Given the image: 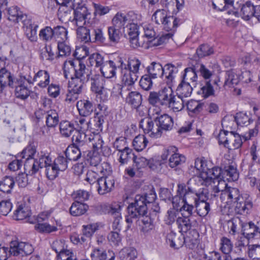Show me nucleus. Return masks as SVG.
<instances>
[{"mask_svg":"<svg viewBox=\"0 0 260 260\" xmlns=\"http://www.w3.org/2000/svg\"><path fill=\"white\" fill-rule=\"evenodd\" d=\"M202 177H194L190 179L187 185L182 183L178 184L177 190L178 200H182V203L193 204L194 205L200 200L203 199L205 194H208L206 188L199 187L197 183L201 185L208 186L211 182V179L206 178L201 180Z\"/></svg>","mask_w":260,"mask_h":260,"instance_id":"1","label":"nucleus"},{"mask_svg":"<svg viewBox=\"0 0 260 260\" xmlns=\"http://www.w3.org/2000/svg\"><path fill=\"white\" fill-rule=\"evenodd\" d=\"M155 198V194L153 192L143 195H136L134 202L129 204L127 208V214L125 217L126 222L131 224L134 220L139 219L141 216L146 214L147 204L154 202Z\"/></svg>","mask_w":260,"mask_h":260,"instance_id":"2","label":"nucleus"},{"mask_svg":"<svg viewBox=\"0 0 260 260\" xmlns=\"http://www.w3.org/2000/svg\"><path fill=\"white\" fill-rule=\"evenodd\" d=\"M141 61L136 57L128 58L127 63H125L121 58V71L123 75L122 81L125 84H133L139 77Z\"/></svg>","mask_w":260,"mask_h":260,"instance_id":"3","label":"nucleus"},{"mask_svg":"<svg viewBox=\"0 0 260 260\" xmlns=\"http://www.w3.org/2000/svg\"><path fill=\"white\" fill-rule=\"evenodd\" d=\"M150 117L141 119L139 122V127L143 129L145 134H148L153 138L160 137L162 132L160 126L152 119V114H149Z\"/></svg>","mask_w":260,"mask_h":260,"instance_id":"4","label":"nucleus"},{"mask_svg":"<svg viewBox=\"0 0 260 260\" xmlns=\"http://www.w3.org/2000/svg\"><path fill=\"white\" fill-rule=\"evenodd\" d=\"M166 240L170 246L174 249H179L182 247L185 243H186L189 248H192L196 244L195 242L196 241V240H190L191 243L190 244L188 243L187 237L185 238L182 234L177 235L173 232H170L168 234Z\"/></svg>","mask_w":260,"mask_h":260,"instance_id":"5","label":"nucleus"},{"mask_svg":"<svg viewBox=\"0 0 260 260\" xmlns=\"http://www.w3.org/2000/svg\"><path fill=\"white\" fill-rule=\"evenodd\" d=\"M155 110V113H152V119L160 126L162 132L171 131L174 126L172 117L167 114H161L159 109Z\"/></svg>","mask_w":260,"mask_h":260,"instance_id":"6","label":"nucleus"},{"mask_svg":"<svg viewBox=\"0 0 260 260\" xmlns=\"http://www.w3.org/2000/svg\"><path fill=\"white\" fill-rule=\"evenodd\" d=\"M121 61L120 57H117L114 60L105 61L100 69L102 75L106 78H111L115 76L117 68L121 69Z\"/></svg>","mask_w":260,"mask_h":260,"instance_id":"7","label":"nucleus"},{"mask_svg":"<svg viewBox=\"0 0 260 260\" xmlns=\"http://www.w3.org/2000/svg\"><path fill=\"white\" fill-rule=\"evenodd\" d=\"M9 250L11 255L21 257L31 254L34 249L28 243L15 241L11 243Z\"/></svg>","mask_w":260,"mask_h":260,"instance_id":"8","label":"nucleus"},{"mask_svg":"<svg viewBox=\"0 0 260 260\" xmlns=\"http://www.w3.org/2000/svg\"><path fill=\"white\" fill-rule=\"evenodd\" d=\"M71 63L72 66H74L77 68L76 73L73 76L85 82L92 78L91 69L90 67H86L81 60H77L76 62H72Z\"/></svg>","mask_w":260,"mask_h":260,"instance_id":"9","label":"nucleus"},{"mask_svg":"<svg viewBox=\"0 0 260 260\" xmlns=\"http://www.w3.org/2000/svg\"><path fill=\"white\" fill-rule=\"evenodd\" d=\"M115 181L112 176H102L95 186L98 193L104 195L111 192L114 188Z\"/></svg>","mask_w":260,"mask_h":260,"instance_id":"10","label":"nucleus"},{"mask_svg":"<svg viewBox=\"0 0 260 260\" xmlns=\"http://www.w3.org/2000/svg\"><path fill=\"white\" fill-rule=\"evenodd\" d=\"M14 76L6 68L0 70V92H3L6 87L14 88L16 86Z\"/></svg>","mask_w":260,"mask_h":260,"instance_id":"11","label":"nucleus"},{"mask_svg":"<svg viewBox=\"0 0 260 260\" xmlns=\"http://www.w3.org/2000/svg\"><path fill=\"white\" fill-rule=\"evenodd\" d=\"M242 197L238 189L229 187L224 190H221L220 198L222 202H224L228 204H232L238 201Z\"/></svg>","mask_w":260,"mask_h":260,"instance_id":"12","label":"nucleus"},{"mask_svg":"<svg viewBox=\"0 0 260 260\" xmlns=\"http://www.w3.org/2000/svg\"><path fill=\"white\" fill-rule=\"evenodd\" d=\"M176 224L181 233H186L197 224L196 220L193 216H185L182 214V216L178 217Z\"/></svg>","mask_w":260,"mask_h":260,"instance_id":"13","label":"nucleus"},{"mask_svg":"<svg viewBox=\"0 0 260 260\" xmlns=\"http://www.w3.org/2000/svg\"><path fill=\"white\" fill-rule=\"evenodd\" d=\"M74 18L73 21L78 27H83L86 22H89L91 19V13L87 8L76 10L74 11Z\"/></svg>","mask_w":260,"mask_h":260,"instance_id":"14","label":"nucleus"},{"mask_svg":"<svg viewBox=\"0 0 260 260\" xmlns=\"http://www.w3.org/2000/svg\"><path fill=\"white\" fill-rule=\"evenodd\" d=\"M121 210L120 205L119 203H114L111 205L108 211V213L113 215L114 218L112 223V229L115 231L119 232L121 230Z\"/></svg>","mask_w":260,"mask_h":260,"instance_id":"15","label":"nucleus"},{"mask_svg":"<svg viewBox=\"0 0 260 260\" xmlns=\"http://www.w3.org/2000/svg\"><path fill=\"white\" fill-rule=\"evenodd\" d=\"M31 211L28 207L24 204H20L18 206L14 212V217L15 219L26 220V222L34 223L35 221L32 220V217L30 216Z\"/></svg>","mask_w":260,"mask_h":260,"instance_id":"16","label":"nucleus"},{"mask_svg":"<svg viewBox=\"0 0 260 260\" xmlns=\"http://www.w3.org/2000/svg\"><path fill=\"white\" fill-rule=\"evenodd\" d=\"M173 208L168 210L165 217V221L167 224L170 225L173 223L179 216L180 212L179 208L180 205L178 203V198L174 197L172 199Z\"/></svg>","mask_w":260,"mask_h":260,"instance_id":"17","label":"nucleus"},{"mask_svg":"<svg viewBox=\"0 0 260 260\" xmlns=\"http://www.w3.org/2000/svg\"><path fill=\"white\" fill-rule=\"evenodd\" d=\"M178 71V66L172 63L166 64L164 67L163 77L165 76L166 82L169 86H173V81Z\"/></svg>","mask_w":260,"mask_h":260,"instance_id":"18","label":"nucleus"},{"mask_svg":"<svg viewBox=\"0 0 260 260\" xmlns=\"http://www.w3.org/2000/svg\"><path fill=\"white\" fill-rule=\"evenodd\" d=\"M139 27L133 21L127 26V34L132 47L135 48L141 46L138 37Z\"/></svg>","mask_w":260,"mask_h":260,"instance_id":"19","label":"nucleus"},{"mask_svg":"<svg viewBox=\"0 0 260 260\" xmlns=\"http://www.w3.org/2000/svg\"><path fill=\"white\" fill-rule=\"evenodd\" d=\"M91 135L86 134L85 132L76 131L72 138V144L79 147L84 146L91 141Z\"/></svg>","mask_w":260,"mask_h":260,"instance_id":"20","label":"nucleus"},{"mask_svg":"<svg viewBox=\"0 0 260 260\" xmlns=\"http://www.w3.org/2000/svg\"><path fill=\"white\" fill-rule=\"evenodd\" d=\"M242 232L245 238L250 239L255 238L257 235H260V228L252 222H249L242 225Z\"/></svg>","mask_w":260,"mask_h":260,"instance_id":"21","label":"nucleus"},{"mask_svg":"<svg viewBox=\"0 0 260 260\" xmlns=\"http://www.w3.org/2000/svg\"><path fill=\"white\" fill-rule=\"evenodd\" d=\"M235 211L239 214L247 213L248 211L252 208V203L248 198L244 200L243 197L234 204Z\"/></svg>","mask_w":260,"mask_h":260,"instance_id":"22","label":"nucleus"},{"mask_svg":"<svg viewBox=\"0 0 260 260\" xmlns=\"http://www.w3.org/2000/svg\"><path fill=\"white\" fill-rule=\"evenodd\" d=\"M129 14L117 13L112 19L113 26L120 29L125 26H128L132 22Z\"/></svg>","mask_w":260,"mask_h":260,"instance_id":"23","label":"nucleus"},{"mask_svg":"<svg viewBox=\"0 0 260 260\" xmlns=\"http://www.w3.org/2000/svg\"><path fill=\"white\" fill-rule=\"evenodd\" d=\"M208 194H205L202 200H200L194 205L198 214L200 216H206L210 211V203L207 202Z\"/></svg>","mask_w":260,"mask_h":260,"instance_id":"24","label":"nucleus"},{"mask_svg":"<svg viewBox=\"0 0 260 260\" xmlns=\"http://www.w3.org/2000/svg\"><path fill=\"white\" fill-rule=\"evenodd\" d=\"M76 106L81 116L87 117L89 116L93 110L92 103L89 100H80L78 101Z\"/></svg>","mask_w":260,"mask_h":260,"instance_id":"25","label":"nucleus"},{"mask_svg":"<svg viewBox=\"0 0 260 260\" xmlns=\"http://www.w3.org/2000/svg\"><path fill=\"white\" fill-rule=\"evenodd\" d=\"M255 5L250 1L246 2L240 7V15L241 18L245 20L249 21L253 18V14Z\"/></svg>","mask_w":260,"mask_h":260,"instance_id":"26","label":"nucleus"},{"mask_svg":"<svg viewBox=\"0 0 260 260\" xmlns=\"http://www.w3.org/2000/svg\"><path fill=\"white\" fill-rule=\"evenodd\" d=\"M171 86L165 87L159 90V105L168 107L171 103L174 95Z\"/></svg>","mask_w":260,"mask_h":260,"instance_id":"27","label":"nucleus"},{"mask_svg":"<svg viewBox=\"0 0 260 260\" xmlns=\"http://www.w3.org/2000/svg\"><path fill=\"white\" fill-rule=\"evenodd\" d=\"M91 260H114L115 255L111 251L108 253L105 251L99 248H95L90 254Z\"/></svg>","mask_w":260,"mask_h":260,"instance_id":"28","label":"nucleus"},{"mask_svg":"<svg viewBox=\"0 0 260 260\" xmlns=\"http://www.w3.org/2000/svg\"><path fill=\"white\" fill-rule=\"evenodd\" d=\"M88 210V206L85 203L75 201L70 208V212L74 216L84 214Z\"/></svg>","mask_w":260,"mask_h":260,"instance_id":"29","label":"nucleus"},{"mask_svg":"<svg viewBox=\"0 0 260 260\" xmlns=\"http://www.w3.org/2000/svg\"><path fill=\"white\" fill-rule=\"evenodd\" d=\"M164 67L158 62H152L147 68V71L151 78L155 79L158 77L163 78Z\"/></svg>","mask_w":260,"mask_h":260,"instance_id":"30","label":"nucleus"},{"mask_svg":"<svg viewBox=\"0 0 260 260\" xmlns=\"http://www.w3.org/2000/svg\"><path fill=\"white\" fill-rule=\"evenodd\" d=\"M196 64L192 66L191 68H186L182 76V81L184 82H189L192 85H194L197 81V74L198 72L197 70H195Z\"/></svg>","mask_w":260,"mask_h":260,"instance_id":"31","label":"nucleus"},{"mask_svg":"<svg viewBox=\"0 0 260 260\" xmlns=\"http://www.w3.org/2000/svg\"><path fill=\"white\" fill-rule=\"evenodd\" d=\"M126 102L133 107L137 109V111L141 108L142 97L141 94L137 91H132L128 93L126 98Z\"/></svg>","mask_w":260,"mask_h":260,"instance_id":"32","label":"nucleus"},{"mask_svg":"<svg viewBox=\"0 0 260 260\" xmlns=\"http://www.w3.org/2000/svg\"><path fill=\"white\" fill-rule=\"evenodd\" d=\"M36 82H38V85L41 88L47 87L50 82V75L46 70H40L35 74Z\"/></svg>","mask_w":260,"mask_h":260,"instance_id":"33","label":"nucleus"},{"mask_svg":"<svg viewBox=\"0 0 260 260\" xmlns=\"http://www.w3.org/2000/svg\"><path fill=\"white\" fill-rule=\"evenodd\" d=\"M192 86L189 82L181 80L176 89L177 93L182 98L188 97L192 93Z\"/></svg>","mask_w":260,"mask_h":260,"instance_id":"34","label":"nucleus"},{"mask_svg":"<svg viewBox=\"0 0 260 260\" xmlns=\"http://www.w3.org/2000/svg\"><path fill=\"white\" fill-rule=\"evenodd\" d=\"M36 152V149L35 146L32 145L27 146L21 152V156L22 158H25V161L24 164L25 169H29V163L31 159H34L33 157Z\"/></svg>","mask_w":260,"mask_h":260,"instance_id":"35","label":"nucleus"},{"mask_svg":"<svg viewBox=\"0 0 260 260\" xmlns=\"http://www.w3.org/2000/svg\"><path fill=\"white\" fill-rule=\"evenodd\" d=\"M220 250L225 254L224 256H230L233 252L234 244L231 240L226 237H222L220 239Z\"/></svg>","mask_w":260,"mask_h":260,"instance_id":"36","label":"nucleus"},{"mask_svg":"<svg viewBox=\"0 0 260 260\" xmlns=\"http://www.w3.org/2000/svg\"><path fill=\"white\" fill-rule=\"evenodd\" d=\"M53 40L57 43L66 41L68 40V31L61 26L54 27Z\"/></svg>","mask_w":260,"mask_h":260,"instance_id":"37","label":"nucleus"},{"mask_svg":"<svg viewBox=\"0 0 260 260\" xmlns=\"http://www.w3.org/2000/svg\"><path fill=\"white\" fill-rule=\"evenodd\" d=\"M65 155L69 160H77L81 155L80 147L73 144L69 146L65 151Z\"/></svg>","mask_w":260,"mask_h":260,"instance_id":"38","label":"nucleus"},{"mask_svg":"<svg viewBox=\"0 0 260 260\" xmlns=\"http://www.w3.org/2000/svg\"><path fill=\"white\" fill-rule=\"evenodd\" d=\"M222 172L221 168L214 167L211 170H209L207 173L203 172L201 173L200 176H198L197 177H202L201 180L205 179L206 178L211 179V182L208 184L210 185L214 179H221V174Z\"/></svg>","mask_w":260,"mask_h":260,"instance_id":"39","label":"nucleus"},{"mask_svg":"<svg viewBox=\"0 0 260 260\" xmlns=\"http://www.w3.org/2000/svg\"><path fill=\"white\" fill-rule=\"evenodd\" d=\"M59 122L58 113L55 110L50 109L47 111L46 116V124L48 127H55Z\"/></svg>","mask_w":260,"mask_h":260,"instance_id":"40","label":"nucleus"},{"mask_svg":"<svg viewBox=\"0 0 260 260\" xmlns=\"http://www.w3.org/2000/svg\"><path fill=\"white\" fill-rule=\"evenodd\" d=\"M15 185V180L11 176H6L0 181V190L9 193Z\"/></svg>","mask_w":260,"mask_h":260,"instance_id":"41","label":"nucleus"},{"mask_svg":"<svg viewBox=\"0 0 260 260\" xmlns=\"http://www.w3.org/2000/svg\"><path fill=\"white\" fill-rule=\"evenodd\" d=\"M187 109L191 113L193 114H199L201 112L204 108H206V105L203 103L196 100H190L186 104Z\"/></svg>","mask_w":260,"mask_h":260,"instance_id":"42","label":"nucleus"},{"mask_svg":"<svg viewBox=\"0 0 260 260\" xmlns=\"http://www.w3.org/2000/svg\"><path fill=\"white\" fill-rule=\"evenodd\" d=\"M234 119L237 125L240 126H247L253 121L250 115L243 112L237 113Z\"/></svg>","mask_w":260,"mask_h":260,"instance_id":"43","label":"nucleus"},{"mask_svg":"<svg viewBox=\"0 0 260 260\" xmlns=\"http://www.w3.org/2000/svg\"><path fill=\"white\" fill-rule=\"evenodd\" d=\"M121 260H134L137 255L135 249L132 247H125L121 249L119 253Z\"/></svg>","mask_w":260,"mask_h":260,"instance_id":"44","label":"nucleus"},{"mask_svg":"<svg viewBox=\"0 0 260 260\" xmlns=\"http://www.w3.org/2000/svg\"><path fill=\"white\" fill-rule=\"evenodd\" d=\"M59 129L61 134L65 137H69L74 131L75 128L74 124L69 121H62L59 124Z\"/></svg>","mask_w":260,"mask_h":260,"instance_id":"45","label":"nucleus"},{"mask_svg":"<svg viewBox=\"0 0 260 260\" xmlns=\"http://www.w3.org/2000/svg\"><path fill=\"white\" fill-rule=\"evenodd\" d=\"M70 78L71 80L69 82V88L81 93L83 85L86 82L74 76H71Z\"/></svg>","mask_w":260,"mask_h":260,"instance_id":"46","label":"nucleus"},{"mask_svg":"<svg viewBox=\"0 0 260 260\" xmlns=\"http://www.w3.org/2000/svg\"><path fill=\"white\" fill-rule=\"evenodd\" d=\"M15 95L16 98L25 101L30 95V91L22 84L18 85L16 83Z\"/></svg>","mask_w":260,"mask_h":260,"instance_id":"47","label":"nucleus"},{"mask_svg":"<svg viewBox=\"0 0 260 260\" xmlns=\"http://www.w3.org/2000/svg\"><path fill=\"white\" fill-rule=\"evenodd\" d=\"M99 224L98 223H92L82 226V235L87 239H90L93 234L99 230Z\"/></svg>","mask_w":260,"mask_h":260,"instance_id":"48","label":"nucleus"},{"mask_svg":"<svg viewBox=\"0 0 260 260\" xmlns=\"http://www.w3.org/2000/svg\"><path fill=\"white\" fill-rule=\"evenodd\" d=\"M148 142L147 139L144 135H139L134 139L133 145L136 150L141 151L146 148Z\"/></svg>","mask_w":260,"mask_h":260,"instance_id":"49","label":"nucleus"},{"mask_svg":"<svg viewBox=\"0 0 260 260\" xmlns=\"http://www.w3.org/2000/svg\"><path fill=\"white\" fill-rule=\"evenodd\" d=\"M185 161V156L176 152L169 157L168 165L171 168H175Z\"/></svg>","mask_w":260,"mask_h":260,"instance_id":"50","label":"nucleus"},{"mask_svg":"<svg viewBox=\"0 0 260 260\" xmlns=\"http://www.w3.org/2000/svg\"><path fill=\"white\" fill-rule=\"evenodd\" d=\"M134 167L137 171L141 172L142 169L145 168L149 164V160L142 156H134L132 157Z\"/></svg>","mask_w":260,"mask_h":260,"instance_id":"51","label":"nucleus"},{"mask_svg":"<svg viewBox=\"0 0 260 260\" xmlns=\"http://www.w3.org/2000/svg\"><path fill=\"white\" fill-rule=\"evenodd\" d=\"M183 98L180 96H176L175 95L173 96L171 103L168 107L172 109L174 112L181 111L183 109L184 105V101Z\"/></svg>","mask_w":260,"mask_h":260,"instance_id":"52","label":"nucleus"},{"mask_svg":"<svg viewBox=\"0 0 260 260\" xmlns=\"http://www.w3.org/2000/svg\"><path fill=\"white\" fill-rule=\"evenodd\" d=\"M77 36L78 39L83 43L91 41L90 30L85 27H79L77 29Z\"/></svg>","mask_w":260,"mask_h":260,"instance_id":"53","label":"nucleus"},{"mask_svg":"<svg viewBox=\"0 0 260 260\" xmlns=\"http://www.w3.org/2000/svg\"><path fill=\"white\" fill-rule=\"evenodd\" d=\"M54 28L46 26L42 29L39 32V37L44 42H50L53 40Z\"/></svg>","mask_w":260,"mask_h":260,"instance_id":"54","label":"nucleus"},{"mask_svg":"<svg viewBox=\"0 0 260 260\" xmlns=\"http://www.w3.org/2000/svg\"><path fill=\"white\" fill-rule=\"evenodd\" d=\"M196 53L199 58H203L213 54L214 49L208 44H202L197 49Z\"/></svg>","mask_w":260,"mask_h":260,"instance_id":"55","label":"nucleus"},{"mask_svg":"<svg viewBox=\"0 0 260 260\" xmlns=\"http://www.w3.org/2000/svg\"><path fill=\"white\" fill-rule=\"evenodd\" d=\"M108 34L110 42L115 44L119 41L121 35L120 29L113 25L109 26L108 27Z\"/></svg>","mask_w":260,"mask_h":260,"instance_id":"56","label":"nucleus"},{"mask_svg":"<svg viewBox=\"0 0 260 260\" xmlns=\"http://www.w3.org/2000/svg\"><path fill=\"white\" fill-rule=\"evenodd\" d=\"M72 8H68L67 5L62 6L59 8L58 11V15L62 21H67L71 20L72 18Z\"/></svg>","mask_w":260,"mask_h":260,"instance_id":"57","label":"nucleus"},{"mask_svg":"<svg viewBox=\"0 0 260 260\" xmlns=\"http://www.w3.org/2000/svg\"><path fill=\"white\" fill-rule=\"evenodd\" d=\"M239 82V77L234 70H231L226 72L225 80L223 86L231 87L232 85H237Z\"/></svg>","mask_w":260,"mask_h":260,"instance_id":"58","label":"nucleus"},{"mask_svg":"<svg viewBox=\"0 0 260 260\" xmlns=\"http://www.w3.org/2000/svg\"><path fill=\"white\" fill-rule=\"evenodd\" d=\"M7 11L8 19L14 22H17L19 20L20 16L23 14L17 6H12L9 8Z\"/></svg>","mask_w":260,"mask_h":260,"instance_id":"59","label":"nucleus"},{"mask_svg":"<svg viewBox=\"0 0 260 260\" xmlns=\"http://www.w3.org/2000/svg\"><path fill=\"white\" fill-rule=\"evenodd\" d=\"M117 155L119 156L118 160L121 165L126 164L129 159L135 155L129 147L119 152Z\"/></svg>","mask_w":260,"mask_h":260,"instance_id":"60","label":"nucleus"},{"mask_svg":"<svg viewBox=\"0 0 260 260\" xmlns=\"http://www.w3.org/2000/svg\"><path fill=\"white\" fill-rule=\"evenodd\" d=\"M89 62L91 66L101 69V66L105 63L104 57L99 53H93L89 57Z\"/></svg>","mask_w":260,"mask_h":260,"instance_id":"61","label":"nucleus"},{"mask_svg":"<svg viewBox=\"0 0 260 260\" xmlns=\"http://www.w3.org/2000/svg\"><path fill=\"white\" fill-rule=\"evenodd\" d=\"M195 70L200 73L205 79H209L213 74V71L207 68L204 64L200 63H196Z\"/></svg>","mask_w":260,"mask_h":260,"instance_id":"62","label":"nucleus"},{"mask_svg":"<svg viewBox=\"0 0 260 260\" xmlns=\"http://www.w3.org/2000/svg\"><path fill=\"white\" fill-rule=\"evenodd\" d=\"M231 131L228 130H224L220 131L218 136V143L220 145H223L225 147L229 149H232V146L230 145L229 141V134Z\"/></svg>","mask_w":260,"mask_h":260,"instance_id":"63","label":"nucleus"},{"mask_svg":"<svg viewBox=\"0 0 260 260\" xmlns=\"http://www.w3.org/2000/svg\"><path fill=\"white\" fill-rule=\"evenodd\" d=\"M68 160L66 156L59 155L54 159L53 163L59 171H64L68 168Z\"/></svg>","mask_w":260,"mask_h":260,"instance_id":"64","label":"nucleus"}]
</instances>
